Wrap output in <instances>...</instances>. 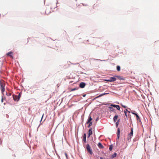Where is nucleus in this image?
<instances>
[{
    "label": "nucleus",
    "mask_w": 159,
    "mask_h": 159,
    "mask_svg": "<svg viewBox=\"0 0 159 159\" xmlns=\"http://www.w3.org/2000/svg\"><path fill=\"white\" fill-rule=\"evenodd\" d=\"M112 145H111L109 147V149L110 150V151H111L112 149Z\"/></svg>",
    "instance_id": "23"
},
{
    "label": "nucleus",
    "mask_w": 159,
    "mask_h": 159,
    "mask_svg": "<svg viewBox=\"0 0 159 159\" xmlns=\"http://www.w3.org/2000/svg\"><path fill=\"white\" fill-rule=\"evenodd\" d=\"M135 115L136 116V117L137 120H139V121H140V118H139L138 115L137 114H135Z\"/></svg>",
    "instance_id": "14"
},
{
    "label": "nucleus",
    "mask_w": 159,
    "mask_h": 159,
    "mask_svg": "<svg viewBox=\"0 0 159 159\" xmlns=\"http://www.w3.org/2000/svg\"><path fill=\"white\" fill-rule=\"evenodd\" d=\"M116 109L118 110H120V107L119 105H117V106H116Z\"/></svg>",
    "instance_id": "19"
},
{
    "label": "nucleus",
    "mask_w": 159,
    "mask_h": 159,
    "mask_svg": "<svg viewBox=\"0 0 159 159\" xmlns=\"http://www.w3.org/2000/svg\"><path fill=\"white\" fill-rule=\"evenodd\" d=\"M97 120H98V119H97L96 120L97 121Z\"/></svg>",
    "instance_id": "39"
},
{
    "label": "nucleus",
    "mask_w": 159,
    "mask_h": 159,
    "mask_svg": "<svg viewBox=\"0 0 159 159\" xmlns=\"http://www.w3.org/2000/svg\"><path fill=\"white\" fill-rule=\"evenodd\" d=\"M65 155H66V158L67 159L68 158V156L67 155L66 153V152L65 153Z\"/></svg>",
    "instance_id": "30"
},
{
    "label": "nucleus",
    "mask_w": 159,
    "mask_h": 159,
    "mask_svg": "<svg viewBox=\"0 0 159 159\" xmlns=\"http://www.w3.org/2000/svg\"><path fill=\"white\" fill-rule=\"evenodd\" d=\"M133 128H131V131L130 133L128 134L127 139L129 140L132 137L133 135Z\"/></svg>",
    "instance_id": "4"
},
{
    "label": "nucleus",
    "mask_w": 159,
    "mask_h": 159,
    "mask_svg": "<svg viewBox=\"0 0 159 159\" xmlns=\"http://www.w3.org/2000/svg\"><path fill=\"white\" fill-rule=\"evenodd\" d=\"M17 96L18 97V98H19V99L21 97L20 93Z\"/></svg>",
    "instance_id": "28"
},
{
    "label": "nucleus",
    "mask_w": 159,
    "mask_h": 159,
    "mask_svg": "<svg viewBox=\"0 0 159 159\" xmlns=\"http://www.w3.org/2000/svg\"><path fill=\"white\" fill-rule=\"evenodd\" d=\"M109 94V93H102L100 95H99V96H98V97H97V98H99L102 96H103L105 95H106V94Z\"/></svg>",
    "instance_id": "15"
},
{
    "label": "nucleus",
    "mask_w": 159,
    "mask_h": 159,
    "mask_svg": "<svg viewBox=\"0 0 159 159\" xmlns=\"http://www.w3.org/2000/svg\"><path fill=\"white\" fill-rule=\"evenodd\" d=\"M123 107L124 108H126L127 107L124 105V106H123Z\"/></svg>",
    "instance_id": "33"
},
{
    "label": "nucleus",
    "mask_w": 159,
    "mask_h": 159,
    "mask_svg": "<svg viewBox=\"0 0 159 159\" xmlns=\"http://www.w3.org/2000/svg\"><path fill=\"white\" fill-rule=\"evenodd\" d=\"M13 100L15 101L18 102L19 100L17 95L13 94Z\"/></svg>",
    "instance_id": "6"
},
{
    "label": "nucleus",
    "mask_w": 159,
    "mask_h": 159,
    "mask_svg": "<svg viewBox=\"0 0 159 159\" xmlns=\"http://www.w3.org/2000/svg\"><path fill=\"white\" fill-rule=\"evenodd\" d=\"M86 135L85 134H84L83 135V141L85 143H86Z\"/></svg>",
    "instance_id": "13"
},
{
    "label": "nucleus",
    "mask_w": 159,
    "mask_h": 159,
    "mask_svg": "<svg viewBox=\"0 0 159 159\" xmlns=\"http://www.w3.org/2000/svg\"><path fill=\"white\" fill-rule=\"evenodd\" d=\"M3 98H2V100H1V101H2V102H3Z\"/></svg>",
    "instance_id": "34"
},
{
    "label": "nucleus",
    "mask_w": 159,
    "mask_h": 159,
    "mask_svg": "<svg viewBox=\"0 0 159 159\" xmlns=\"http://www.w3.org/2000/svg\"><path fill=\"white\" fill-rule=\"evenodd\" d=\"M0 86L1 91L2 93H3L4 92L5 90V85L4 83V81H0Z\"/></svg>",
    "instance_id": "1"
},
{
    "label": "nucleus",
    "mask_w": 159,
    "mask_h": 159,
    "mask_svg": "<svg viewBox=\"0 0 159 159\" xmlns=\"http://www.w3.org/2000/svg\"><path fill=\"white\" fill-rule=\"evenodd\" d=\"M7 95V96H11V93H8Z\"/></svg>",
    "instance_id": "29"
},
{
    "label": "nucleus",
    "mask_w": 159,
    "mask_h": 159,
    "mask_svg": "<svg viewBox=\"0 0 159 159\" xmlns=\"http://www.w3.org/2000/svg\"><path fill=\"white\" fill-rule=\"evenodd\" d=\"M13 52H8L7 54V56L10 57L11 58H13Z\"/></svg>",
    "instance_id": "5"
},
{
    "label": "nucleus",
    "mask_w": 159,
    "mask_h": 159,
    "mask_svg": "<svg viewBox=\"0 0 159 159\" xmlns=\"http://www.w3.org/2000/svg\"><path fill=\"white\" fill-rule=\"evenodd\" d=\"M92 120V119L91 118V116H89V118L88 120V121L86 123L87 124H88L89 122H91V121Z\"/></svg>",
    "instance_id": "9"
},
{
    "label": "nucleus",
    "mask_w": 159,
    "mask_h": 159,
    "mask_svg": "<svg viewBox=\"0 0 159 159\" xmlns=\"http://www.w3.org/2000/svg\"><path fill=\"white\" fill-rule=\"evenodd\" d=\"M92 134V129L90 128L89 130V137Z\"/></svg>",
    "instance_id": "11"
},
{
    "label": "nucleus",
    "mask_w": 159,
    "mask_h": 159,
    "mask_svg": "<svg viewBox=\"0 0 159 159\" xmlns=\"http://www.w3.org/2000/svg\"><path fill=\"white\" fill-rule=\"evenodd\" d=\"M118 118V116L117 115H115L113 118V121L116 122Z\"/></svg>",
    "instance_id": "12"
},
{
    "label": "nucleus",
    "mask_w": 159,
    "mask_h": 159,
    "mask_svg": "<svg viewBox=\"0 0 159 159\" xmlns=\"http://www.w3.org/2000/svg\"><path fill=\"white\" fill-rule=\"evenodd\" d=\"M121 105L123 107V106H124V105H122V104H121Z\"/></svg>",
    "instance_id": "37"
},
{
    "label": "nucleus",
    "mask_w": 159,
    "mask_h": 159,
    "mask_svg": "<svg viewBox=\"0 0 159 159\" xmlns=\"http://www.w3.org/2000/svg\"><path fill=\"white\" fill-rule=\"evenodd\" d=\"M109 108L111 111H113L114 110V109L112 107H109Z\"/></svg>",
    "instance_id": "18"
},
{
    "label": "nucleus",
    "mask_w": 159,
    "mask_h": 159,
    "mask_svg": "<svg viewBox=\"0 0 159 159\" xmlns=\"http://www.w3.org/2000/svg\"><path fill=\"white\" fill-rule=\"evenodd\" d=\"M116 106H117V105H114V104H111V106L113 107H116Z\"/></svg>",
    "instance_id": "25"
},
{
    "label": "nucleus",
    "mask_w": 159,
    "mask_h": 159,
    "mask_svg": "<svg viewBox=\"0 0 159 159\" xmlns=\"http://www.w3.org/2000/svg\"><path fill=\"white\" fill-rule=\"evenodd\" d=\"M120 129L119 128H118L117 129V137L116 139H119L120 137Z\"/></svg>",
    "instance_id": "8"
},
{
    "label": "nucleus",
    "mask_w": 159,
    "mask_h": 159,
    "mask_svg": "<svg viewBox=\"0 0 159 159\" xmlns=\"http://www.w3.org/2000/svg\"><path fill=\"white\" fill-rule=\"evenodd\" d=\"M120 66H116V69H117V70L118 71H120Z\"/></svg>",
    "instance_id": "17"
},
{
    "label": "nucleus",
    "mask_w": 159,
    "mask_h": 159,
    "mask_svg": "<svg viewBox=\"0 0 159 159\" xmlns=\"http://www.w3.org/2000/svg\"><path fill=\"white\" fill-rule=\"evenodd\" d=\"M125 110H126V111H127L129 113H130V111H128V110L127 109H126Z\"/></svg>",
    "instance_id": "32"
},
{
    "label": "nucleus",
    "mask_w": 159,
    "mask_h": 159,
    "mask_svg": "<svg viewBox=\"0 0 159 159\" xmlns=\"http://www.w3.org/2000/svg\"><path fill=\"white\" fill-rule=\"evenodd\" d=\"M100 159H105V158H103V157H100Z\"/></svg>",
    "instance_id": "35"
},
{
    "label": "nucleus",
    "mask_w": 159,
    "mask_h": 159,
    "mask_svg": "<svg viewBox=\"0 0 159 159\" xmlns=\"http://www.w3.org/2000/svg\"><path fill=\"white\" fill-rule=\"evenodd\" d=\"M116 155L117 154L116 153H114L112 156V158H114V157H116Z\"/></svg>",
    "instance_id": "16"
},
{
    "label": "nucleus",
    "mask_w": 159,
    "mask_h": 159,
    "mask_svg": "<svg viewBox=\"0 0 159 159\" xmlns=\"http://www.w3.org/2000/svg\"><path fill=\"white\" fill-rule=\"evenodd\" d=\"M86 149L88 152L90 154H93V152L91 149V147L90 146V145L89 144H88L86 145Z\"/></svg>",
    "instance_id": "2"
},
{
    "label": "nucleus",
    "mask_w": 159,
    "mask_h": 159,
    "mask_svg": "<svg viewBox=\"0 0 159 159\" xmlns=\"http://www.w3.org/2000/svg\"><path fill=\"white\" fill-rule=\"evenodd\" d=\"M89 125L88 126V127L89 128L90 126H91L92 125V122H90L89 123Z\"/></svg>",
    "instance_id": "21"
},
{
    "label": "nucleus",
    "mask_w": 159,
    "mask_h": 159,
    "mask_svg": "<svg viewBox=\"0 0 159 159\" xmlns=\"http://www.w3.org/2000/svg\"><path fill=\"white\" fill-rule=\"evenodd\" d=\"M45 13H46V14H47L48 13H47L46 12H46H45Z\"/></svg>",
    "instance_id": "38"
},
{
    "label": "nucleus",
    "mask_w": 159,
    "mask_h": 159,
    "mask_svg": "<svg viewBox=\"0 0 159 159\" xmlns=\"http://www.w3.org/2000/svg\"><path fill=\"white\" fill-rule=\"evenodd\" d=\"M98 4L97 3H96L94 5H93V7H94V8L95 7H96V6H97V5H98Z\"/></svg>",
    "instance_id": "24"
},
{
    "label": "nucleus",
    "mask_w": 159,
    "mask_h": 159,
    "mask_svg": "<svg viewBox=\"0 0 159 159\" xmlns=\"http://www.w3.org/2000/svg\"><path fill=\"white\" fill-rule=\"evenodd\" d=\"M43 116H42V118H41V120H42V118H43Z\"/></svg>",
    "instance_id": "36"
},
{
    "label": "nucleus",
    "mask_w": 159,
    "mask_h": 159,
    "mask_svg": "<svg viewBox=\"0 0 159 159\" xmlns=\"http://www.w3.org/2000/svg\"><path fill=\"white\" fill-rule=\"evenodd\" d=\"M104 43H105V46H106V45H107V46H108V45L109 44V43L108 42H105Z\"/></svg>",
    "instance_id": "22"
},
{
    "label": "nucleus",
    "mask_w": 159,
    "mask_h": 159,
    "mask_svg": "<svg viewBox=\"0 0 159 159\" xmlns=\"http://www.w3.org/2000/svg\"><path fill=\"white\" fill-rule=\"evenodd\" d=\"M135 111H132L131 112V113L134 115H135V114H136V113H135Z\"/></svg>",
    "instance_id": "26"
},
{
    "label": "nucleus",
    "mask_w": 159,
    "mask_h": 159,
    "mask_svg": "<svg viewBox=\"0 0 159 159\" xmlns=\"http://www.w3.org/2000/svg\"><path fill=\"white\" fill-rule=\"evenodd\" d=\"M98 146L99 148H104L103 146L102 145V143H99L98 144Z\"/></svg>",
    "instance_id": "10"
},
{
    "label": "nucleus",
    "mask_w": 159,
    "mask_h": 159,
    "mask_svg": "<svg viewBox=\"0 0 159 159\" xmlns=\"http://www.w3.org/2000/svg\"><path fill=\"white\" fill-rule=\"evenodd\" d=\"M85 86V84L84 82H81L80 85V87L81 88H84Z\"/></svg>",
    "instance_id": "7"
},
{
    "label": "nucleus",
    "mask_w": 159,
    "mask_h": 159,
    "mask_svg": "<svg viewBox=\"0 0 159 159\" xmlns=\"http://www.w3.org/2000/svg\"><path fill=\"white\" fill-rule=\"evenodd\" d=\"M116 78L115 77H110L109 79L105 80V81L107 82H113L116 80Z\"/></svg>",
    "instance_id": "3"
},
{
    "label": "nucleus",
    "mask_w": 159,
    "mask_h": 159,
    "mask_svg": "<svg viewBox=\"0 0 159 159\" xmlns=\"http://www.w3.org/2000/svg\"><path fill=\"white\" fill-rule=\"evenodd\" d=\"M119 124V123L118 122H117L116 123V126H117Z\"/></svg>",
    "instance_id": "31"
},
{
    "label": "nucleus",
    "mask_w": 159,
    "mask_h": 159,
    "mask_svg": "<svg viewBox=\"0 0 159 159\" xmlns=\"http://www.w3.org/2000/svg\"><path fill=\"white\" fill-rule=\"evenodd\" d=\"M126 111H126V110H125V111L124 110V113H125V115L126 116V117H127V114H127V112H126Z\"/></svg>",
    "instance_id": "27"
},
{
    "label": "nucleus",
    "mask_w": 159,
    "mask_h": 159,
    "mask_svg": "<svg viewBox=\"0 0 159 159\" xmlns=\"http://www.w3.org/2000/svg\"><path fill=\"white\" fill-rule=\"evenodd\" d=\"M77 89H78L77 88H74V89H71L70 91H75V90H77Z\"/></svg>",
    "instance_id": "20"
}]
</instances>
